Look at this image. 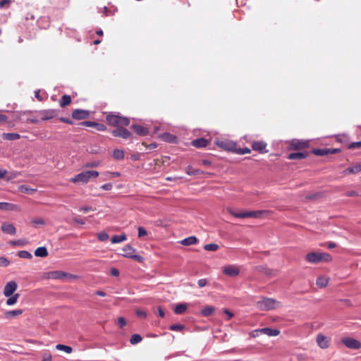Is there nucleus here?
<instances>
[{"label":"nucleus","instance_id":"nucleus-1","mask_svg":"<svg viewBox=\"0 0 361 361\" xmlns=\"http://www.w3.org/2000/svg\"><path fill=\"white\" fill-rule=\"evenodd\" d=\"M99 176L97 171H82L71 179L73 183H87L91 178H96Z\"/></svg>","mask_w":361,"mask_h":361},{"label":"nucleus","instance_id":"nucleus-2","mask_svg":"<svg viewBox=\"0 0 361 361\" xmlns=\"http://www.w3.org/2000/svg\"><path fill=\"white\" fill-rule=\"evenodd\" d=\"M228 212H229L230 214L236 218H259L262 214L269 212L267 210H259L253 212H238L231 208L228 209Z\"/></svg>","mask_w":361,"mask_h":361},{"label":"nucleus","instance_id":"nucleus-3","mask_svg":"<svg viewBox=\"0 0 361 361\" xmlns=\"http://www.w3.org/2000/svg\"><path fill=\"white\" fill-rule=\"evenodd\" d=\"M257 307L263 311H269L279 306V302L272 298H264L257 302Z\"/></svg>","mask_w":361,"mask_h":361},{"label":"nucleus","instance_id":"nucleus-4","mask_svg":"<svg viewBox=\"0 0 361 361\" xmlns=\"http://www.w3.org/2000/svg\"><path fill=\"white\" fill-rule=\"evenodd\" d=\"M122 252H117V254L125 257L133 259L138 262H142L144 260V258L142 256L135 254V250L129 245H125L122 248Z\"/></svg>","mask_w":361,"mask_h":361},{"label":"nucleus","instance_id":"nucleus-5","mask_svg":"<svg viewBox=\"0 0 361 361\" xmlns=\"http://www.w3.org/2000/svg\"><path fill=\"white\" fill-rule=\"evenodd\" d=\"M342 343L348 348L358 350L361 348V342L358 340L347 337L342 339Z\"/></svg>","mask_w":361,"mask_h":361},{"label":"nucleus","instance_id":"nucleus-6","mask_svg":"<svg viewBox=\"0 0 361 361\" xmlns=\"http://www.w3.org/2000/svg\"><path fill=\"white\" fill-rule=\"evenodd\" d=\"M223 273L227 276L235 277L240 274V269L237 265H226L223 268Z\"/></svg>","mask_w":361,"mask_h":361},{"label":"nucleus","instance_id":"nucleus-7","mask_svg":"<svg viewBox=\"0 0 361 361\" xmlns=\"http://www.w3.org/2000/svg\"><path fill=\"white\" fill-rule=\"evenodd\" d=\"M90 111L77 109L72 112V117L75 120H83L90 117Z\"/></svg>","mask_w":361,"mask_h":361},{"label":"nucleus","instance_id":"nucleus-8","mask_svg":"<svg viewBox=\"0 0 361 361\" xmlns=\"http://www.w3.org/2000/svg\"><path fill=\"white\" fill-rule=\"evenodd\" d=\"M17 287V283L15 281H9L8 283H6V285L4 287V295L6 297H10L16 290Z\"/></svg>","mask_w":361,"mask_h":361},{"label":"nucleus","instance_id":"nucleus-9","mask_svg":"<svg viewBox=\"0 0 361 361\" xmlns=\"http://www.w3.org/2000/svg\"><path fill=\"white\" fill-rule=\"evenodd\" d=\"M330 341L329 337L323 334H319L317 336V343L322 349H326L329 346Z\"/></svg>","mask_w":361,"mask_h":361},{"label":"nucleus","instance_id":"nucleus-10","mask_svg":"<svg viewBox=\"0 0 361 361\" xmlns=\"http://www.w3.org/2000/svg\"><path fill=\"white\" fill-rule=\"evenodd\" d=\"M42 116L41 119L42 121H47L55 118L58 115L57 110L55 109H47L40 112Z\"/></svg>","mask_w":361,"mask_h":361},{"label":"nucleus","instance_id":"nucleus-11","mask_svg":"<svg viewBox=\"0 0 361 361\" xmlns=\"http://www.w3.org/2000/svg\"><path fill=\"white\" fill-rule=\"evenodd\" d=\"M361 171V163H356L347 169H345L343 173L344 175L357 174Z\"/></svg>","mask_w":361,"mask_h":361},{"label":"nucleus","instance_id":"nucleus-12","mask_svg":"<svg viewBox=\"0 0 361 361\" xmlns=\"http://www.w3.org/2000/svg\"><path fill=\"white\" fill-rule=\"evenodd\" d=\"M306 260L310 263L317 264L322 262V256L319 252H310L306 255Z\"/></svg>","mask_w":361,"mask_h":361},{"label":"nucleus","instance_id":"nucleus-13","mask_svg":"<svg viewBox=\"0 0 361 361\" xmlns=\"http://www.w3.org/2000/svg\"><path fill=\"white\" fill-rule=\"evenodd\" d=\"M116 124L128 126L130 124V120L127 117L121 116L119 113H114V126Z\"/></svg>","mask_w":361,"mask_h":361},{"label":"nucleus","instance_id":"nucleus-14","mask_svg":"<svg viewBox=\"0 0 361 361\" xmlns=\"http://www.w3.org/2000/svg\"><path fill=\"white\" fill-rule=\"evenodd\" d=\"M1 229L4 233L10 235H15L16 233V229L15 226L13 224L7 222H4L2 224Z\"/></svg>","mask_w":361,"mask_h":361},{"label":"nucleus","instance_id":"nucleus-15","mask_svg":"<svg viewBox=\"0 0 361 361\" xmlns=\"http://www.w3.org/2000/svg\"><path fill=\"white\" fill-rule=\"evenodd\" d=\"M308 146V143L306 141H300L293 140L290 142V147L293 149H305Z\"/></svg>","mask_w":361,"mask_h":361},{"label":"nucleus","instance_id":"nucleus-16","mask_svg":"<svg viewBox=\"0 0 361 361\" xmlns=\"http://www.w3.org/2000/svg\"><path fill=\"white\" fill-rule=\"evenodd\" d=\"M130 133L126 128H118L114 129V136H119L126 139L130 137Z\"/></svg>","mask_w":361,"mask_h":361},{"label":"nucleus","instance_id":"nucleus-17","mask_svg":"<svg viewBox=\"0 0 361 361\" xmlns=\"http://www.w3.org/2000/svg\"><path fill=\"white\" fill-rule=\"evenodd\" d=\"M267 147V144L263 141L255 142L252 144V149L255 151H258L261 153L267 152L265 148Z\"/></svg>","mask_w":361,"mask_h":361},{"label":"nucleus","instance_id":"nucleus-18","mask_svg":"<svg viewBox=\"0 0 361 361\" xmlns=\"http://www.w3.org/2000/svg\"><path fill=\"white\" fill-rule=\"evenodd\" d=\"M131 128L135 132L141 136L147 135L148 134V129L140 125H133Z\"/></svg>","mask_w":361,"mask_h":361},{"label":"nucleus","instance_id":"nucleus-19","mask_svg":"<svg viewBox=\"0 0 361 361\" xmlns=\"http://www.w3.org/2000/svg\"><path fill=\"white\" fill-rule=\"evenodd\" d=\"M207 145L208 140L204 138H198L192 142V145L197 148L204 147Z\"/></svg>","mask_w":361,"mask_h":361},{"label":"nucleus","instance_id":"nucleus-20","mask_svg":"<svg viewBox=\"0 0 361 361\" xmlns=\"http://www.w3.org/2000/svg\"><path fill=\"white\" fill-rule=\"evenodd\" d=\"M261 334H264L269 336H276L280 334V331L277 329L271 328H263L260 329Z\"/></svg>","mask_w":361,"mask_h":361},{"label":"nucleus","instance_id":"nucleus-21","mask_svg":"<svg viewBox=\"0 0 361 361\" xmlns=\"http://www.w3.org/2000/svg\"><path fill=\"white\" fill-rule=\"evenodd\" d=\"M198 240L195 236H190L188 238H186L180 241V244L183 245L188 246L191 245L196 244L197 243Z\"/></svg>","mask_w":361,"mask_h":361},{"label":"nucleus","instance_id":"nucleus-22","mask_svg":"<svg viewBox=\"0 0 361 361\" xmlns=\"http://www.w3.org/2000/svg\"><path fill=\"white\" fill-rule=\"evenodd\" d=\"M22 313H23L22 310H14L6 311L4 314H5V317L6 319H11V318H13L18 315H20Z\"/></svg>","mask_w":361,"mask_h":361},{"label":"nucleus","instance_id":"nucleus-23","mask_svg":"<svg viewBox=\"0 0 361 361\" xmlns=\"http://www.w3.org/2000/svg\"><path fill=\"white\" fill-rule=\"evenodd\" d=\"M307 156V153L304 152H295V153H291L288 155V159H302L306 158Z\"/></svg>","mask_w":361,"mask_h":361},{"label":"nucleus","instance_id":"nucleus-24","mask_svg":"<svg viewBox=\"0 0 361 361\" xmlns=\"http://www.w3.org/2000/svg\"><path fill=\"white\" fill-rule=\"evenodd\" d=\"M35 255L39 257H45L48 255V251L45 247H39L35 251Z\"/></svg>","mask_w":361,"mask_h":361},{"label":"nucleus","instance_id":"nucleus-25","mask_svg":"<svg viewBox=\"0 0 361 361\" xmlns=\"http://www.w3.org/2000/svg\"><path fill=\"white\" fill-rule=\"evenodd\" d=\"M329 283V279L326 276H319L317 279V285L320 288H324L327 286Z\"/></svg>","mask_w":361,"mask_h":361},{"label":"nucleus","instance_id":"nucleus-26","mask_svg":"<svg viewBox=\"0 0 361 361\" xmlns=\"http://www.w3.org/2000/svg\"><path fill=\"white\" fill-rule=\"evenodd\" d=\"M3 138L7 140H16L20 137L18 133H4L2 135Z\"/></svg>","mask_w":361,"mask_h":361},{"label":"nucleus","instance_id":"nucleus-27","mask_svg":"<svg viewBox=\"0 0 361 361\" xmlns=\"http://www.w3.org/2000/svg\"><path fill=\"white\" fill-rule=\"evenodd\" d=\"M185 172L189 176H195L198 174H202L204 172L199 169H194L191 166H188L185 169Z\"/></svg>","mask_w":361,"mask_h":361},{"label":"nucleus","instance_id":"nucleus-28","mask_svg":"<svg viewBox=\"0 0 361 361\" xmlns=\"http://www.w3.org/2000/svg\"><path fill=\"white\" fill-rule=\"evenodd\" d=\"M186 310H187V305L183 303H180V304H178L174 307V312L177 314H180L184 313Z\"/></svg>","mask_w":361,"mask_h":361},{"label":"nucleus","instance_id":"nucleus-29","mask_svg":"<svg viewBox=\"0 0 361 361\" xmlns=\"http://www.w3.org/2000/svg\"><path fill=\"white\" fill-rule=\"evenodd\" d=\"M71 102V98L69 95L64 94L60 99L59 104L61 107L68 105Z\"/></svg>","mask_w":361,"mask_h":361},{"label":"nucleus","instance_id":"nucleus-30","mask_svg":"<svg viewBox=\"0 0 361 361\" xmlns=\"http://www.w3.org/2000/svg\"><path fill=\"white\" fill-rule=\"evenodd\" d=\"M19 296L20 295L18 293L13 294L7 299L6 305L8 306L15 305L17 302Z\"/></svg>","mask_w":361,"mask_h":361},{"label":"nucleus","instance_id":"nucleus-31","mask_svg":"<svg viewBox=\"0 0 361 361\" xmlns=\"http://www.w3.org/2000/svg\"><path fill=\"white\" fill-rule=\"evenodd\" d=\"M161 137L164 140H165L168 142H170V143L176 142V139H177L176 136H174L170 133H164L161 135Z\"/></svg>","mask_w":361,"mask_h":361},{"label":"nucleus","instance_id":"nucleus-32","mask_svg":"<svg viewBox=\"0 0 361 361\" xmlns=\"http://www.w3.org/2000/svg\"><path fill=\"white\" fill-rule=\"evenodd\" d=\"M56 349L64 351L66 353H71L73 352V348L71 346L63 344H57L56 345Z\"/></svg>","mask_w":361,"mask_h":361},{"label":"nucleus","instance_id":"nucleus-33","mask_svg":"<svg viewBox=\"0 0 361 361\" xmlns=\"http://www.w3.org/2000/svg\"><path fill=\"white\" fill-rule=\"evenodd\" d=\"M66 273L61 271H56L51 273V277L53 279H61L63 280L65 279V276Z\"/></svg>","mask_w":361,"mask_h":361},{"label":"nucleus","instance_id":"nucleus-34","mask_svg":"<svg viewBox=\"0 0 361 361\" xmlns=\"http://www.w3.org/2000/svg\"><path fill=\"white\" fill-rule=\"evenodd\" d=\"M214 312V307L212 306H207L202 310L203 316H209Z\"/></svg>","mask_w":361,"mask_h":361},{"label":"nucleus","instance_id":"nucleus-35","mask_svg":"<svg viewBox=\"0 0 361 361\" xmlns=\"http://www.w3.org/2000/svg\"><path fill=\"white\" fill-rule=\"evenodd\" d=\"M330 152V149H316L313 150V153L319 156H324Z\"/></svg>","mask_w":361,"mask_h":361},{"label":"nucleus","instance_id":"nucleus-36","mask_svg":"<svg viewBox=\"0 0 361 361\" xmlns=\"http://www.w3.org/2000/svg\"><path fill=\"white\" fill-rule=\"evenodd\" d=\"M141 341H142V337L139 334H133L130 339V342L132 345H135V344L141 342Z\"/></svg>","mask_w":361,"mask_h":361},{"label":"nucleus","instance_id":"nucleus-37","mask_svg":"<svg viewBox=\"0 0 361 361\" xmlns=\"http://www.w3.org/2000/svg\"><path fill=\"white\" fill-rule=\"evenodd\" d=\"M18 256L20 258L23 259H30L32 257V255L26 250H21L19 251L18 253Z\"/></svg>","mask_w":361,"mask_h":361},{"label":"nucleus","instance_id":"nucleus-38","mask_svg":"<svg viewBox=\"0 0 361 361\" xmlns=\"http://www.w3.org/2000/svg\"><path fill=\"white\" fill-rule=\"evenodd\" d=\"M219 248V245L215 243L207 244L204 245V249L207 251H216Z\"/></svg>","mask_w":361,"mask_h":361},{"label":"nucleus","instance_id":"nucleus-39","mask_svg":"<svg viewBox=\"0 0 361 361\" xmlns=\"http://www.w3.org/2000/svg\"><path fill=\"white\" fill-rule=\"evenodd\" d=\"M13 204L8 202H0V209L1 210H11L13 208Z\"/></svg>","mask_w":361,"mask_h":361},{"label":"nucleus","instance_id":"nucleus-40","mask_svg":"<svg viewBox=\"0 0 361 361\" xmlns=\"http://www.w3.org/2000/svg\"><path fill=\"white\" fill-rule=\"evenodd\" d=\"M185 329V326L183 324H173L169 326V329L171 331H180Z\"/></svg>","mask_w":361,"mask_h":361},{"label":"nucleus","instance_id":"nucleus-41","mask_svg":"<svg viewBox=\"0 0 361 361\" xmlns=\"http://www.w3.org/2000/svg\"><path fill=\"white\" fill-rule=\"evenodd\" d=\"M219 145L226 149L231 150L233 147V142H221Z\"/></svg>","mask_w":361,"mask_h":361},{"label":"nucleus","instance_id":"nucleus-42","mask_svg":"<svg viewBox=\"0 0 361 361\" xmlns=\"http://www.w3.org/2000/svg\"><path fill=\"white\" fill-rule=\"evenodd\" d=\"M124 157V152L121 149H114V159H121Z\"/></svg>","mask_w":361,"mask_h":361},{"label":"nucleus","instance_id":"nucleus-43","mask_svg":"<svg viewBox=\"0 0 361 361\" xmlns=\"http://www.w3.org/2000/svg\"><path fill=\"white\" fill-rule=\"evenodd\" d=\"M126 240V236L125 234H121L119 235H114V243H118L123 242Z\"/></svg>","mask_w":361,"mask_h":361},{"label":"nucleus","instance_id":"nucleus-44","mask_svg":"<svg viewBox=\"0 0 361 361\" xmlns=\"http://www.w3.org/2000/svg\"><path fill=\"white\" fill-rule=\"evenodd\" d=\"M99 13H102L103 16H108L110 13L111 11L107 8V6H104L103 7L99 8Z\"/></svg>","mask_w":361,"mask_h":361},{"label":"nucleus","instance_id":"nucleus-45","mask_svg":"<svg viewBox=\"0 0 361 361\" xmlns=\"http://www.w3.org/2000/svg\"><path fill=\"white\" fill-rule=\"evenodd\" d=\"M97 237L100 241H104L109 238V235L105 232H101L98 233Z\"/></svg>","mask_w":361,"mask_h":361},{"label":"nucleus","instance_id":"nucleus-46","mask_svg":"<svg viewBox=\"0 0 361 361\" xmlns=\"http://www.w3.org/2000/svg\"><path fill=\"white\" fill-rule=\"evenodd\" d=\"M11 244L15 246H23L25 244V241L24 240H17L11 241Z\"/></svg>","mask_w":361,"mask_h":361},{"label":"nucleus","instance_id":"nucleus-47","mask_svg":"<svg viewBox=\"0 0 361 361\" xmlns=\"http://www.w3.org/2000/svg\"><path fill=\"white\" fill-rule=\"evenodd\" d=\"M147 231L143 227H139L138 228V237L142 238L145 235H147Z\"/></svg>","mask_w":361,"mask_h":361},{"label":"nucleus","instance_id":"nucleus-48","mask_svg":"<svg viewBox=\"0 0 361 361\" xmlns=\"http://www.w3.org/2000/svg\"><path fill=\"white\" fill-rule=\"evenodd\" d=\"M98 123L94 122V121H84L82 123V126H87V127H97Z\"/></svg>","mask_w":361,"mask_h":361},{"label":"nucleus","instance_id":"nucleus-49","mask_svg":"<svg viewBox=\"0 0 361 361\" xmlns=\"http://www.w3.org/2000/svg\"><path fill=\"white\" fill-rule=\"evenodd\" d=\"M251 150L247 148V147H245V148H240L238 149L237 152L239 154H249L250 153Z\"/></svg>","mask_w":361,"mask_h":361},{"label":"nucleus","instance_id":"nucleus-50","mask_svg":"<svg viewBox=\"0 0 361 361\" xmlns=\"http://www.w3.org/2000/svg\"><path fill=\"white\" fill-rule=\"evenodd\" d=\"M322 261L329 262L331 260V257L327 253H321Z\"/></svg>","mask_w":361,"mask_h":361},{"label":"nucleus","instance_id":"nucleus-51","mask_svg":"<svg viewBox=\"0 0 361 361\" xmlns=\"http://www.w3.org/2000/svg\"><path fill=\"white\" fill-rule=\"evenodd\" d=\"M9 264V261L5 257H0V265L7 267Z\"/></svg>","mask_w":361,"mask_h":361},{"label":"nucleus","instance_id":"nucleus-52","mask_svg":"<svg viewBox=\"0 0 361 361\" xmlns=\"http://www.w3.org/2000/svg\"><path fill=\"white\" fill-rule=\"evenodd\" d=\"M117 322H118V326L121 328H122V327H123L124 326L126 325V319L123 317H118Z\"/></svg>","mask_w":361,"mask_h":361},{"label":"nucleus","instance_id":"nucleus-53","mask_svg":"<svg viewBox=\"0 0 361 361\" xmlns=\"http://www.w3.org/2000/svg\"><path fill=\"white\" fill-rule=\"evenodd\" d=\"M93 208L92 207H87V206H85V207H80L79 208V211L80 212H85V213H87L90 211H93Z\"/></svg>","mask_w":361,"mask_h":361},{"label":"nucleus","instance_id":"nucleus-54","mask_svg":"<svg viewBox=\"0 0 361 361\" xmlns=\"http://www.w3.org/2000/svg\"><path fill=\"white\" fill-rule=\"evenodd\" d=\"M32 223L35 225H44L45 222L42 219H35L32 221Z\"/></svg>","mask_w":361,"mask_h":361},{"label":"nucleus","instance_id":"nucleus-55","mask_svg":"<svg viewBox=\"0 0 361 361\" xmlns=\"http://www.w3.org/2000/svg\"><path fill=\"white\" fill-rule=\"evenodd\" d=\"M197 283L200 288H202L207 285V281L205 279H202L198 280Z\"/></svg>","mask_w":361,"mask_h":361},{"label":"nucleus","instance_id":"nucleus-56","mask_svg":"<svg viewBox=\"0 0 361 361\" xmlns=\"http://www.w3.org/2000/svg\"><path fill=\"white\" fill-rule=\"evenodd\" d=\"M19 175V173L18 172H12L9 174V176L7 177V179L8 180H11V179H13V178H16V177H18Z\"/></svg>","mask_w":361,"mask_h":361},{"label":"nucleus","instance_id":"nucleus-57","mask_svg":"<svg viewBox=\"0 0 361 361\" xmlns=\"http://www.w3.org/2000/svg\"><path fill=\"white\" fill-rule=\"evenodd\" d=\"M73 221L78 224H80V225H84L85 224V221L82 220V219H80L78 217H75L73 218Z\"/></svg>","mask_w":361,"mask_h":361},{"label":"nucleus","instance_id":"nucleus-58","mask_svg":"<svg viewBox=\"0 0 361 361\" xmlns=\"http://www.w3.org/2000/svg\"><path fill=\"white\" fill-rule=\"evenodd\" d=\"M76 278H77V276L75 275H73V274H71L69 273H66V275L65 276V279L63 280H71V279H74Z\"/></svg>","mask_w":361,"mask_h":361},{"label":"nucleus","instance_id":"nucleus-59","mask_svg":"<svg viewBox=\"0 0 361 361\" xmlns=\"http://www.w3.org/2000/svg\"><path fill=\"white\" fill-rule=\"evenodd\" d=\"M259 334H261L260 329H256L250 333V336L252 337H256L258 336Z\"/></svg>","mask_w":361,"mask_h":361},{"label":"nucleus","instance_id":"nucleus-60","mask_svg":"<svg viewBox=\"0 0 361 361\" xmlns=\"http://www.w3.org/2000/svg\"><path fill=\"white\" fill-rule=\"evenodd\" d=\"M111 188H112L111 183H106L102 186V188L105 190H109L111 189Z\"/></svg>","mask_w":361,"mask_h":361},{"label":"nucleus","instance_id":"nucleus-61","mask_svg":"<svg viewBox=\"0 0 361 361\" xmlns=\"http://www.w3.org/2000/svg\"><path fill=\"white\" fill-rule=\"evenodd\" d=\"M224 313L227 316V319H230L233 317V314L228 310H224Z\"/></svg>","mask_w":361,"mask_h":361},{"label":"nucleus","instance_id":"nucleus-62","mask_svg":"<svg viewBox=\"0 0 361 361\" xmlns=\"http://www.w3.org/2000/svg\"><path fill=\"white\" fill-rule=\"evenodd\" d=\"M7 174V171L4 169H0V179L5 177V176Z\"/></svg>","mask_w":361,"mask_h":361},{"label":"nucleus","instance_id":"nucleus-63","mask_svg":"<svg viewBox=\"0 0 361 361\" xmlns=\"http://www.w3.org/2000/svg\"><path fill=\"white\" fill-rule=\"evenodd\" d=\"M10 3V1L9 0H2L0 1V7L1 8H3L4 7L6 4H8Z\"/></svg>","mask_w":361,"mask_h":361},{"label":"nucleus","instance_id":"nucleus-64","mask_svg":"<svg viewBox=\"0 0 361 361\" xmlns=\"http://www.w3.org/2000/svg\"><path fill=\"white\" fill-rule=\"evenodd\" d=\"M42 361H51V355L49 354L45 355Z\"/></svg>","mask_w":361,"mask_h":361}]
</instances>
